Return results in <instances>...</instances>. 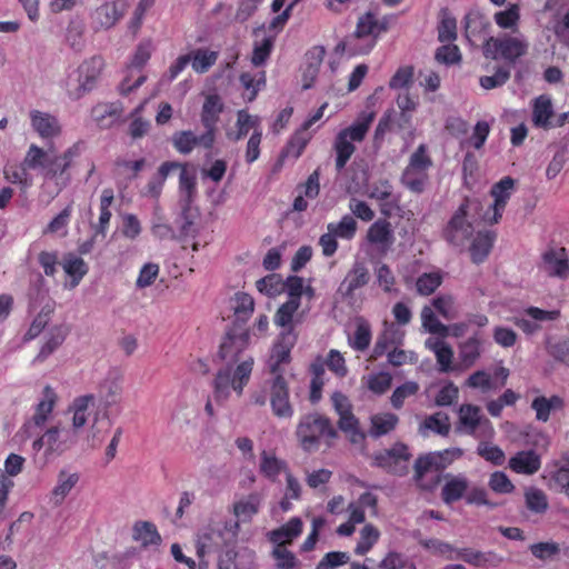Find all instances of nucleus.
<instances>
[{
	"label": "nucleus",
	"instance_id": "obj_43",
	"mask_svg": "<svg viewBox=\"0 0 569 569\" xmlns=\"http://www.w3.org/2000/svg\"><path fill=\"white\" fill-rule=\"evenodd\" d=\"M179 190H180V200L179 202L193 203L196 194H197V182L196 176L192 172H189L184 167H182L179 176Z\"/></svg>",
	"mask_w": 569,
	"mask_h": 569
},
{
	"label": "nucleus",
	"instance_id": "obj_48",
	"mask_svg": "<svg viewBox=\"0 0 569 569\" xmlns=\"http://www.w3.org/2000/svg\"><path fill=\"white\" fill-rule=\"evenodd\" d=\"M441 21L438 26V40L440 42H450L457 38V21L449 14L447 8L441 9Z\"/></svg>",
	"mask_w": 569,
	"mask_h": 569
},
{
	"label": "nucleus",
	"instance_id": "obj_22",
	"mask_svg": "<svg viewBox=\"0 0 569 569\" xmlns=\"http://www.w3.org/2000/svg\"><path fill=\"white\" fill-rule=\"evenodd\" d=\"M540 467L541 459L535 450L519 451L509 459V468L517 473L533 475Z\"/></svg>",
	"mask_w": 569,
	"mask_h": 569
},
{
	"label": "nucleus",
	"instance_id": "obj_38",
	"mask_svg": "<svg viewBox=\"0 0 569 569\" xmlns=\"http://www.w3.org/2000/svg\"><path fill=\"white\" fill-rule=\"evenodd\" d=\"M338 428L349 438L353 445H360L365 441V433L359 428V421L352 412L339 416Z\"/></svg>",
	"mask_w": 569,
	"mask_h": 569
},
{
	"label": "nucleus",
	"instance_id": "obj_16",
	"mask_svg": "<svg viewBox=\"0 0 569 569\" xmlns=\"http://www.w3.org/2000/svg\"><path fill=\"white\" fill-rule=\"evenodd\" d=\"M297 342V335L290 328L280 335V341L273 347L268 366L271 373H276L282 363L290 361V351Z\"/></svg>",
	"mask_w": 569,
	"mask_h": 569
},
{
	"label": "nucleus",
	"instance_id": "obj_27",
	"mask_svg": "<svg viewBox=\"0 0 569 569\" xmlns=\"http://www.w3.org/2000/svg\"><path fill=\"white\" fill-rule=\"evenodd\" d=\"M223 542V533L214 528H206L197 538V556L203 558L207 553L217 551Z\"/></svg>",
	"mask_w": 569,
	"mask_h": 569
},
{
	"label": "nucleus",
	"instance_id": "obj_1",
	"mask_svg": "<svg viewBox=\"0 0 569 569\" xmlns=\"http://www.w3.org/2000/svg\"><path fill=\"white\" fill-rule=\"evenodd\" d=\"M295 436L300 448L311 453L318 451L321 443L331 448L339 432L330 418L319 412H310L299 419Z\"/></svg>",
	"mask_w": 569,
	"mask_h": 569
},
{
	"label": "nucleus",
	"instance_id": "obj_41",
	"mask_svg": "<svg viewBox=\"0 0 569 569\" xmlns=\"http://www.w3.org/2000/svg\"><path fill=\"white\" fill-rule=\"evenodd\" d=\"M371 342V327L363 318H358L356 330L352 337H349L350 346L357 351H365Z\"/></svg>",
	"mask_w": 569,
	"mask_h": 569
},
{
	"label": "nucleus",
	"instance_id": "obj_63",
	"mask_svg": "<svg viewBox=\"0 0 569 569\" xmlns=\"http://www.w3.org/2000/svg\"><path fill=\"white\" fill-rule=\"evenodd\" d=\"M272 557L276 559L277 569H298L299 560L295 553L286 548L276 547L272 550Z\"/></svg>",
	"mask_w": 569,
	"mask_h": 569
},
{
	"label": "nucleus",
	"instance_id": "obj_33",
	"mask_svg": "<svg viewBox=\"0 0 569 569\" xmlns=\"http://www.w3.org/2000/svg\"><path fill=\"white\" fill-rule=\"evenodd\" d=\"M459 360L465 368L472 367L481 356V340L475 335L458 347Z\"/></svg>",
	"mask_w": 569,
	"mask_h": 569
},
{
	"label": "nucleus",
	"instance_id": "obj_47",
	"mask_svg": "<svg viewBox=\"0 0 569 569\" xmlns=\"http://www.w3.org/2000/svg\"><path fill=\"white\" fill-rule=\"evenodd\" d=\"M525 500L527 508L535 513H545L549 507L547 495L536 487L525 491Z\"/></svg>",
	"mask_w": 569,
	"mask_h": 569
},
{
	"label": "nucleus",
	"instance_id": "obj_44",
	"mask_svg": "<svg viewBox=\"0 0 569 569\" xmlns=\"http://www.w3.org/2000/svg\"><path fill=\"white\" fill-rule=\"evenodd\" d=\"M563 405V401L558 396H552L547 399L545 397H537L532 401V409L536 411V417L540 421H547L549 419L550 412L552 410L560 409Z\"/></svg>",
	"mask_w": 569,
	"mask_h": 569
},
{
	"label": "nucleus",
	"instance_id": "obj_64",
	"mask_svg": "<svg viewBox=\"0 0 569 569\" xmlns=\"http://www.w3.org/2000/svg\"><path fill=\"white\" fill-rule=\"evenodd\" d=\"M555 471L551 472V480L562 490H569V458H563V462H557Z\"/></svg>",
	"mask_w": 569,
	"mask_h": 569
},
{
	"label": "nucleus",
	"instance_id": "obj_8",
	"mask_svg": "<svg viewBox=\"0 0 569 569\" xmlns=\"http://www.w3.org/2000/svg\"><path fill=\"white\" fill-rule=\"evenodd\" d=\"M249 330L238 322H233L232 327L226 332L220 345L218 356L221 360L237 362L240 355L249 346Z\"/></svg>",
	"mask_w": 569,
	"mask_h": 569
},
{
	"label": "nucleus",
	"instance_id": "obj_32",
	"mask_svg": "<svg viewBox=\"0 0 569 569\" xmlns=\"http://www.w3.org/2000/svg\"><path fill=\"white\" fill-rule=\"evenodd\" d=\"M181 212L179 214V230L181 237H194L198 233L196 221L199 218V210L192 203L179 202Z\"/></svg>",
	"mask_w": 569,
	"mask_h": 569
},
{
	"label": "nucleus",
	"instance_id": "obj_13",
	"mask_svg": "<svg viewBox=\"0 0 569 569\" xmlns=\"http://www.w3.org/2000/svg\"><path fill=\"white\" fill-rule=\"evenodd\" d=\"M214 140L216 138H213V133L208 130L200 136H197L191 130L179 131L172 136V143L174 148L183 154L190 153L196 146L211 149Z\"/></svg>",
	"mask_w": 569,
	"mask_h": 569
},
{
	"label": "nucleus",
	"instance_id": "obj_51",
	"mask_svg": "<svg viewBox=\"0 0 569 569\" xmlns=\"http://www.w3.org/2000/svg\"><path fill=\"white\" fill-rule=\"evenodd\" d=\"M379 530L373 525L367 523L360 531V539L355 548V552L359 556L366 555L379 540Z\"/></svg>",
	"mask_w": 569,
	"mask_h": 569
},
{
	"label": "nucleus",
	"instance_id": "obj_45",
	"mask_svg": "<svg viewBox=\"0 0 569 569\" xmlns=\"http://www.w3.org/2000/svg\"><path fill=\"white\" fill-rule=\"evenodd\" d=\"M67 330L62 326H56L51 328L49 332V338L41 347L37 360H44L48 358L56 349H58L67 337Z\"/></svg>",
	"mask_w": 569,
	"mask_h": 569
},
{
	"label": "nucleus",
	"instance_id": "obj_46",
	"mask_svg": "<svg viewBox=\"0 0 569 569\" xmlns=\"http://www.w3.org/2000/svg\"><path fill=\"white\" fill-rule=\"evenodd\" d=\"M398 422L393 413H379L371 417L370 436L378 438L391 431Z\"/></svg>",
	"mask_w": 569,
	"mask_h": 569
},
{
	"label": "nucleus",
	"instance_id": "obj_25",
	"mask_svg": "<svg viewBox=\"0 0 569 569\" xmlns=\"http://www.w3.org/2000/svg\"><path fill=\"white\" fill-rule=\"evenodd\" d=\"M30 118L32 128L42 138H52L60 134L61 127L59 124L58 119L54 116L38 110H33L30 112Z\"/></svg>",
	"mask_w": 569,
	"mask_h": 569
},
{
	"label": "nucleus",
	"instance_id": "obj_20",
	"mask_svg": "<svg viewBox=\"0 0 569 569\" xmlns=\"http://www.w3.org/2000/svg\"><path fill=\"white\" fill-rule=\"evenodd\" d=\"M262 501L260 492H251L233 502L232 512L241 522H250L259 513Z\"/></svg>",
	"mask_w": 569,
	"mask_h": 569
},
{
	"label": "nucleus",
	"instance_id": "obj_3",
	"mask_svg": "<svg viewBox=\"0 0 569 569\" xmlns=\"http://www.w3.org/2000/svg\"><path fill=\"white\" fill-rule=\"evenodd\" d=\"M79 154V144H73L67 149L62 154H56L51 150H43L42 148L31 144L24 159L23 164L30 169L41 168L46 179H54L61 177L64 179V184L69 183L70 176L67 170L71 167L72 161Z\"/></svg>",
	"mask_w": 569,
	"mask_h": 569
},
{
	"label": "nucleus",
	"instance_id": "obj_49",
	"mask_svg": "<svg viewBox=\"0 0 569 569\" xmlns=\"http://www.w3.org/2000/svg\"><path fill=\"white\" fill-rule=\"evenodd\" d=\"M190 54L192 60V69L198 73L207 72L218 59V52L208 49H197Z\"/></svg>",
	"mask_w": 569,
	"mask_h": 569
},
{
	"label": "nucleus",
	"instance_id": "obj_15",
	"mask_svg": "<svg viewBox=\"0 0 569 569\" xmlns=\"http://www.w3.org/2000/svg\"><path fill=\"white\" fill-rule=\"evenodd\" d=\"M370 272L365 262L356 261L340 283L338 291L347 298H352L355 291L368 284Z\"/></svg>",
	"mask_w": 569,
	"mask_h": 569
},
{
	"label": "nucleus",
	"instance_id": "obj_29",
	"mask_svg": "<svg viewBox=\"0 0 569 569\" xmlns=\"http://www.w3.org/2000/svg\"><path fill=\"white\" fill-rule=\"evenodd\" d=\"M92 407H93V396L92 395H83L73 400L72 406L70 407V410L73 412L72 430H70V432L77 433V431L80 428L86 426Z\"/></svg>",
	"mask_w": 569,
	"mask_h": 569
},
{
	"label": "nucleus",
	"instance_id": "obj_39",
	"mask_svg": "<svg viewBox=\"0 0 569 569\" xmlns=\"http://www.w3.org/2000/svg\"><path fill=\"white\" fill-rule=\"evenodd\" d=\"M79 475L68 473L64 470H61L58 475V483L52 489V499L56 506L62 503L68 493L72 490V488L78 483Z\"/></svg>",
	"mask_w": 569,
	"mask_h": 569
},
{
	"label": "nucleus",
	"instance_id": "obj_52",
	"mask_svg": "<svg viewBox=\"0 0 569 569\" xmlns=\"http://www.w3.org/2000/svg\"><path fill=\"white\" fill-rule=\"evenodd\" d=\"M377 28H378V20L375 18V14L371 12H367L362 17L359 18L357 28L355 31V37L363 38V37L371 36L373 39L370 44V48H372L378 38Z\"/></svg>",
	"mask_w": 569,
	"mask_h": 569
},
{
	"label": "nucleus",
	"instance_id": "obj_28",
	"mask_svg": "<svg viewBox=\"0 0 569 569\" xmlns=\"http://www.w3.org/2000/svg\"><path fill=\"white\" fill-rule=\"evenodd\" d=\"M553 117L551 99L548 96H539L533 101L532 123L545 130L552 127L550 119Z\"/></svg>",
	"mask_w": 569,
	"mask_h": 569
},
{
	"label": "nucleus",
	"instance_id": "obj_55",
	"mask_svg": "<svg viewBox=\"0 0 569 569\" xmlns=\"http://www.w3.org/2000/svg\"><path fill=\"white\" fill-rule=\"evenodd\" d=\"M259 292L268 296L276 297L283 292V281L278 273H270L256 282Z\"/></svg>",
	"mask_w": 569,
	"mask_h": 569
},
{
	"label": "nucleus",
	"instance_id": "obj_19",
	"mask_svg": "<svg viewBox=\"0 0 569 569\" xmlns=\"http://www.w3.org/2000/svg\"><path fill=\"white\" fill-rule=\"evenodd\" d=\"M508 376L509 370L503 367L498 368L492 376L483 370H478L467 379V386L470 388L500 389L505 387Z\"/></svg>",
	"mask_w": 569,
	"mask_h": 569
},
{
	"label": "nucleus",
	"instance_id": "obj_14",
	"mask_svg": "<svg viewBox=\"0 0 569 569\" xmlns=\"http://www.w3.org/2000/svg\"><path fill=\"white\" fill-rule=\"evenodd\" d=\"M448 560L460 559L468 565L479 568L498 567L502 562V557L493 551H480L471 548L457 549L456 555H448Z\"/></svg>",
	"mask_w": 569,
	"mask_h": 569
},
{
	"label": "nucleus",
	"instance_id": "obj_31",
	"mask_svg": "<svg viewBox=\"0 0 569 569\" xmlns=\"http://www.w3.org/2000/svg\"><path fill=\"white\" fill-rule=\"evenodd\" d=\"M302 521L299 517L291 518L286 525L269 532V540L281 547L286 541H291L302 532Z\"/></svg>",
	"mask_w": 569,
	"mask_h": 569
},
{
	"label": "nucleus",
	"instance_id": "obj_24",
	"mask_svg": "<svg viewBox=\"0 0 569 569\" xmlns=\"http://www.w3.org/2000/svg\"><path fill=\"white\" fill-rule=\"evenodd\" d=\"M325 56L326 49L322 46H316L306 53V68L302 74V88L305 90L310 89L312 87V83L318 76Z\"/></svg>",
	"mask_w": 569,
	"mask_h": 569
},
{
	"label": "nucleus",
	"instance_id": "obj_35",
	"mask_svg": "<svg viewBox=\"0 0 569 569\" xmlns=\"http://www.w3.org/2000/svg\"><path fill=\"white\" fill-rule=\"evenodd\" d=\"M61 264L64 272L72 278L71 288L77 287L89 270L84 260L74 253H67Z\"/></svg>",
	"mask_w": 569,
	"mask_h": 569
},
{
	"label": "nucleus",
	"instance_id": "obj_7",
	"mask_svg": "<svg viewBox=\"0 0 569 569\" xmlns=\"http://www.w3.org/2000/svg\"><path fill=\"white\" fill-rule=\"evenodd\" d=\"M411 458L409 448L398 442L389 449L375 453V466L385 469L387 472L403 477L408 473V461Z\"/></svg>",
	"mask_w": 569,
	"mask_h": 569
},
{
	"label": "nucleus",
	"instance_id": "obj_58",
	"mask_svg": "<svg viewBox=\"0 0 569 569\" xmlns=\"http://www.w3.org/2000/svg\"><path fill=\"white\" fill-rule=\"evenodd\" d=\"M299 307L300 303L295 300H288L287 302L282 303L274 315V323L281 328H286V330L290 328L293 330V315L299 309Z\"/></svg>",
	"mask_w": 569,
	"mask_h": 569
},
{
	"label": "nucleus",
	"instance_id": "obj_36",
	"mask_svg": "<svg viewBox=\"0 0 569 569\" xmlns=\"http://www.w3.org/2000/svg\"><path fill=\"white\" fill-rule=\"evenodd\" d=\"M259 469L260 472L271 481H276L282 471H289L288 465L284 460H281L267 451H262L261 453Z\"/></svg>",
	"mask_w": 569,
	"mask_h": 569
},
{
	"label": "nucleus",
	"instance_id": "obj_50",
	"mask_svg": "<svg viewBox=\"0 0 569 569\" xmlns=\"http://www.w3.org/2000/svg\"><path fill=\"white\" fill-rule=\"evenodd\" d=\"M421 320L423 328L432 333L438 335L440 338L448 337L447 326L439 321L432 311L431 307L425 306L421 310Z\"/></svg>",
	"mask_w": 569,
	"mask_h": 569
},
{
	"label": "nucleus",
	"instance_id": "obj_23",
	"mask_svg": "<svg viewBox=\"0 0 569 569\" xmlns=\"http://www.w3.org/2000/svg\"><path fill=\"white\" fill-rule=\"evenodd\" d=\"M222 111L223 103L218 94H210L206 98L201 110V123L206 130L213 133V138H216L217 122Z\"/></svg>",
	"mask_w": 569,
	"mask_h": 569
},
{
	"label": "nucleus",
	"instance_id": "obj_42",
	"mask_svg": "<svg viewBox=\"0 0 569 569\" xmlns=\"http://www.w3.org/2000/svg\"><path fill=\"white\" fill-rule=\"evenodd\" d=\"M133 531L134 540L140 541L143 547L150 545L158 546L161 542V537L156 526L151 522L138 521L133 527Z\"/></svg>",
	"mask_w": 569,
	"mask_h": 569
},
{
	"label": "nucleus",
	"instance_id": "obj_62",
	"mask_svg": "<svg viewBox=\"0 0 569 569\" xmlns=\"http://www.w3.org/2000/svg\"><path fill=\"white\" fill-rule=\"evenodd\" d=\"M510 76L511 72L509 68L498 67L493 76L480 77L479 83L485 90H491L502 87L510 79Z\"/></svg>",
	"mask_w": 569,
	"mask_h": 569
},
{
	"label": "nucleus",
	"instance_id": "obj_26",
	"mask_svg": "<svg viewBox=\"0 0 569 569\" xmlns=\"http://www.w3.org/2000/svg\"><path fill=\"white\" fill-rule=\"evenodd\" d=\"M401 333L393 325L386 328L377 338L372 349V358L377 359L402 342Z\"/></svg>",
	"mask_w": 569,
	"mask_h": 569
},
{
	"label": "nucleus",
	"instance_id": "obj_54",
	"mask_svg": "<svg viewBox=\"0 0 569 569\" xmlns=\"http://www.w3.org/2000/svg\"><path fill=\"white\" fill-rule=\"evenodd\" d=\"M243 88L250 91L248 96V101H253L258 94V92L266 86V73L264 71H260L257 74H251L249 72H243L239 78Z\"/></svg>",
	"mask_w": 569,
	"mask_h": 569
},
{
	"label": "nucleus",
	"instance_id": "obj_2",
	"mask_svg": "<svg viewBox=\"0 0 569 569\" xmlns=\"http://www.w3.org/2000/svg\"><path fill=\"white\" fill-rule=\"evenodd\" d=\"M462 453L461 449L453 448L419 456L413 465V481L417 488L426 492L435 491L441 482V471Z\"/></svg>",
	"mask_w": 569,
	"mask_h": 569
},
{
	"label": "nucleus",
	"instance_id": "obj_34",
	"mask_svg": "<svg viewBox=\"0 0 569 569\" xmlns=\"http://www.w3.org/2000/svg\"><path fill=\"white\" fill-rule=\"evenodd\" d=\"M442 339L443 338H429L426 341V347L435 352L440 370L447 372L451 369L453 351Z\"/></svg>",
	"mask_w": 569,
	"mask_h": 569
},
{
	"label": "nucleus",
	"instance_id": "obj_59",
	"mask_svg": "<svg viewBox=\"0 0 569 569\" xmlns=\"http://www.w3.org/2000/svg\"><path fill=\"white\" fill-rule=\"evenodd\" d=\"M144 166V159H139L136 161L118 159L114 162V172L117 176H122L126 179L131 180L137 178L138 173L143 169Z\"/></svg>",
	"mask_w": 569,
	"mask_h": 569
},
{
	"label": "nucleus",
	"instance_id": "obj_53",
	"mask_svg": "<svg viewBox=\"0 0 569 569\" xmlns=\"http://www.w3.org/2000/svg\"><path fill=\"white\" fill-rule=\"evenodd\" d=\"M428 181V174L420 170L405 169L401 176V182L412 192L422 193Z\"/></svg>",
	"mask_w": 569,
	"mask_h": 569
},
{
	"label": "nucleus",
	"instance_id": "obj_21",
	"mask_svg": "<svg viewBox=\"0 0 569 569\" xmlns=\"http://www.w3.org/2000/svg\"><path fill=\"white\" fill-rule=\"evenodd\" d=\"M103 66L104 62L101 57H92L79 67L80 84L78 90L80 91V94L88 92L93 88Z\"/></svg>",
	"mask_w": 569,
	"mask_h": 569
},
{
	"label": "nucleus",
	"instance_id": "obj_10",
	"mask_svg": "<svg viewBox=\"0 0 569 569\" xmlns=\"http://www.w3.org/2000/svg\"><path fill=\"white\" fill-rule=\"evenodd\" d=\"M127 9L128 3L126 0L104 2L91 14L93 28L96 30L112 28L124 16Z\"/></svg>",
	"mask_w": 569,
	"mask_h": 569
},
{
	"label": "nucleus",
	"instance_id": "obj_40",
	"mask_svg": "<svg viewBox=\"0 0 569 569\" xmlns=\"http://www.w3.org/2000/svg\"><path fill=\"white\" fill-rule=\"evenodd\" d=\"M54 310V303L48 301L41 310L38 312L32 323L30 325L29 330L23 337V341H29L37 338L49 323L51 315Z\"/></svg>",
	"mask_w": 569,
	"mask_h": 569
},
{
	"label": "nucleus",
	"instance_id": "obj_60",
	"mask_svg": "<svg viewBox=\"0 0 569 569\" xmlns=\"http://www.w3.org/2000/svg\"><path fill=\"white\" fill-rule=\"evenodd\" d=\"M529 550L535 558L547 561L559 555L560 546L553 541H546L530 545Z\"/></svg>",
	"mask_w": 569,
	"mask_h": 569
},
{
	"label": "nucleus",
	"instance_id": "obj_30",
	"mask_svg": "<svg viewBox=\"0 0 569 569\" xmlns=\"http://www.w3.org/2000/svg\"><path fill=\"white\" fill-rule=\"evenodd\" d=\"M367 239L370 243L389 248L395 240L390 222L385 219L373 222L368 230Z\"/></svg>",
	"mask_w": 569,
	"mask_h": 569
},
{
	"label": "nucleus",
	"instance_id": "obj_61",
	"mask_svg": "<svg viewBox=\"0 0 569 569\" xmlns=\"http://www.w3.org/2000/svg\"><path fill=\"white\" fill-rule=\"evenodd\" d=\"M56 406L54 397H46L36 406V411L32 417V422L36 427H43L46 422L49 420L53 408Z\"/></svg>",
	"mask_w": 569,
	"mask_h": 569
},
{
	"label": "nucleus",
	"instance_id": "obj_11",
	"mask_svg": "<svg viewBox=\"0 0 569 569\" xmlns=\"http://www.w3.org/2000/svg\"><path fill=\"white\" fill-rule=\"evenodd\" d=\"M515 188V179L511 177H505L499 182L491 187L490 194L493 197L495 202L489 207L485 213V219L493 224L497 223L502 217V211L507 204L508 199L511 196V191Z\"/></svg>",
	"mask_w": 569,
	"mask_h": 569
},
{
	"label": "nucleus",
	"instance_id": "obj_5",
	"mask_svg": "<svg viewBox=\"0 0 569 569\" xmlns=\"http://www.w3.org/2000/svg\"><path fill=\"white\" fill-rule=\"evenodd\" d=\"M527 50V42L510 36L502 38L490 37L482 46V52L487 59L498 60L502 58L512 64L525 56Z\"/></svg>",
	"mask_w": 569,
	"mask_h": 569
},
{
	"label": "nucleus",
	"instance_id": "obj_6",
	"mask_svg": "<svg viewBox=\"0 0 569 569\" xmlns=\"http://www.w3.org/2000/svg\"><path fill=\"white\" fill-rule=\"evenodd\" d=\"M467 209L468 204L461 203L442 231L443 238L450 246L461 249L475 232L472 223L467 220Z\"/></svg>",
	"mask_w": 569,
	"mask_h": 569
},
{
	"label": "nucleus",
	"instance_id": "obj_57",
	"mask_svg": "<svg viewBox=\"0 0 569 569\" xmlns=\"http://www.w3.org/2000/svg\"><path fill=\"white\" fill-rule=\"evenodd\" d=\"M254 302L250 295L244 292H238L236 295V306L233 307L234 313L237 316L238 322L244 327L246 321L253 312Z\"/></svg>",
	"mask_w": 569,
	"mask_h": 569
},
{
	"label": "nucleus",
	"instance_id": "obj_9",
	"mask_svg": "<svg viewBox=\"0 0 569 569\" xmlns=\"http://www.w3.org/2000/svg\"><path fill=\"white\" fill-rule=\"evenodd\" d=\"M253 359L247 358L231 371L229 368L220 370L214 379L216 391H226L232 389L233 391H241L249 381L252 372Z\"/></svg>",
	"mask_w": 569,
	"mask_h": 569
},
{
	"label": "nucleus",
	"instance_id": "obj_17",
	"mask_svg": "<svg viewBox=\"0 0 569 569\" xmlns=\"http://www.w3.org/2000/svg\"><path fill=\"white\" fill-rule=\"evenodd\" d=\"M43 435L47 443V453L49 455H61L73 447L78 441L76 432H70V430L64 431L61 438V429L59 426L50 427Z\"/></svg>",
	"mask_w": 569,
	"mask_h": 569
},
{
	"label": "nucleus",
	"instance_id": "obj_18",
	"mask_svg": "<svg viewBox=\"0 0 569 569\" xmlns=\"http://www.w3.org/2000/svg\"><path fill=\"white\" fill-rule=\"evenodd\" d=\"M541 268L549 276L565 277L569 270V260L565 248H550L542 254Z\"/></svg>",
	"mask_w": 569,
	"mask_h": 569
},
{
	"label": "nucleus",
	"instance_id": "obj_4",
	"mask_svg": "<svg viewBox=\"0 0 569 569\" xmlns=\"http://www.w3.org/2000/svg\"><path fill=\"white\" fill-rule=\"evenodd\" d=\"M373 119V112H362L351 126L338 132L333 142L337 171H341L346 167L356 151L352 142L363 141Z\"/></svg>",
	"mask_w": 569,
	"mask_h": 569
},
{
	"label": "nucleus",
	"instance_id": "obj_56",
	"mask_svg": "<svg viewBox=\"0 0 569 569\" xmlns=\"http://www.w3.org/2000/svg\"><path fill=\"white\" fill-rule=\"evenodd\" d=\"M327 230L331 231L337 238L352 239L357 231V221L353 217L346 214L338 223H329Z\"/></svg>",
	"mask_w": 569,
	"mask_h": 569
},
{
	"label": "nucleus",
	"instance_id": "obj_12",
	"mask_svg": "<svg viewBox=\"0 0 569 569\" xmlns=\"http://www.w3.org/2000/svg\"><path fill=\"white\" fill-rule=\"evenodd\" d=\"M445 483L441 488V500L445 505L451 506L455 502L465 499L469 489L470 481L465 473H445L441 475V481Z\"/></svg>",
	"mask_w": 569,
	"mask_h": 569
},
{
	"label": "nucleus",
	"instance_id": "obj_37",
	"mask_svg": "<svg viewBox=\"0 0 569 569\" xmlns=\"http://www.w3.org/2000/svg\"><path fill=\"white\" fill-rule=\"evenodd\" d=\"M495 240L493 232H479L472 240L469 248L471 259L475 263L482 262L489 254Z\"/></svg>",
	"mask_w": 569,
	"mask_h": 569
}]
</instances>
